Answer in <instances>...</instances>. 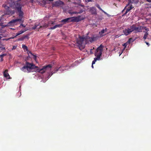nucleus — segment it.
Wrapping results in <instances>:
<instances>
[{
	"mask_svg": "<svg viewBox=\"0 0 151 151\" xmlns=\"http://www.w3.org/2000/svg\"><path fill=\"white\" fill-rule=\"evenodd\" d=\"M39 25V24L35 23L34 26L32 27V29H35L37 28V27Z\"/></svg>",
	"mask_w": 151,
	"mask_h": 151,
	"instance_id": "obj_19",
	"label": "nucleus"
},
{
	"mask_svg": "<svg viewBox=\"0 0 151 151\" xmlns=\"http://www.w3.org/2000/svg\"><path fill=\"white\" fill-rule=\"evenodd\" d=\"M70 14H78V12H69Z\"/></svg>",
	"mask_w": 151,
	"mask_h": 151,
	"instance_id": "obj_28",
	"label": "nucleus"
},
{
	"mask_svg": "<svg viewBox=\"0 0 151 151\" xmlns=\"http://www.w3.org/2000/svg\"><path fill=\"white\" fill-rule=\"evenodd\" d=\"M96 6L99 10H101L103 12L105 13H106L101 8L99 5L97 4Z\"/></svg>",
	"mask_w": 151,
	"mask_h": 151,
	"instance_id": "obj_23",
	"label": "nucleus"
},
{
	"mask_svg": "<svg viewBox=\"0 0 151 151\" xmlns=\"http://www.w3.org/2000/svg\"><path fill=\"white\" fill-rule=\"evenodd\" d=\"M1 61H3V58H1Z\"/></svg>",
	"mask_w": 151,
	"mask_h": 151,
	"instance_id": "obj_41",
	"label": "nucleus"
},
{
	"mask_svg": "<svg viewBox=\"0 0 151 151\" xmlns=\"http://www.w3.org/2000/svg\"><path fill=\"white\" fill-rule=\"evenodd\" d=\"M86 39L83 37L80 36L79 39H78L77 41V43L78 45V46L80 49L81 48H84L85 44L84 43V41Z\"/></svg>",
	"mask_w": 151,
	"mask_h": 151,
	"instance_id": "obj_5",
	"label": "nucleus"
},
{
	"mask_svg": "<svg viewBox=\"0 0 151 151\" xmlns=\"http://www.w3.org/2000/svg\"><path fill=\"white\" fill-rule=\"evenodd\" d=\"M131 39V38L129 39V41Z\"/></svg>",
	"mask_w": 151,
	"mask_h": 151,
	"instance_id": "obj_45",
	"label": "nucleus"
},
{
	"mask_svg": "<svg viewBox=\"0 0 151 151\" xmlns=\"http://www.w3.org/2000/svg\"><path fill=\"white\" fill-rule=\"evenodd\" d=\"M97 39V37L94 36H93L91 38H89V40L91 42H93L95 41Z\"/></svg>",
	"mask_w": 151,
	"mask_h": 151,
	"instance_id": "obj_16",
	"label": "nucleus"
},
{
	"mask_svg": "<svg viewBox=\"0 0 151 151\" xmlns=\"http://www.w3.org/2000/svg\"><path fill=\"white\" fill-rule=\"evenodd\" d=\"M133 8V7L132 6V4H128L127 5V6L125 7L124 10L126 9V11L124 13V14H127L128 12L129 11L131 10Z\"/></svg>",
	"mask_w": 151,
	"mask_h": 151,
	"instance_id": "obj_9",
	"label": "nucleus"
},
{
	"mask_svg": "<svg viewBox=\"0 0 151 151\" xmlns=\"http://www.w3.org/2000/svg\"><path fill=\"white\" fill-rule=\"evenodd\" d=\"M2 6L4 7L6 10V14L7 15H12L15 13L14 10H11L9 9V7L8 6H7V4H3Z\"/></svg>",
	"mask_w": 151,
	"mask_h": 151,
	"instance_id": "obj_8",
	"label": "nucleus"
},
{
	"mask_svg": "<svg viewBox=\"0 0 151 151\" xmlns=\"http://www.w3.org/2000/svg\"><path fill=\"white\" fill-rule=\"evenodd\" d=\"M19 1H17L9 4V6L15 9L16 13L17 14L19 17L18 19L12 20L9 22V23H13L17 22H22V23L24 21H22V19L24 17V14L22 10V7Z\"/></svg>",
	"mask_w": 151,
	"mask_h": 151,
	"instance_id": "obj_1",
	"label": "nucleus"
},
{
	"mask_svg": "<svg viewBox=\"0 0 151 151\" xmlns=\"http://www.w3.org/2000/svg\"><path fill=\"white\" fill-rule=\"evenodd\" d=\"M116 37H119L118 36V35H116Z\"/></svg>",
	"mask_w": 151,
	"mask_h": 151,
	"instance_id": "obj_43",
	"label": "nucleus"
},
{
	"mask_svg": "<svg viewBox=\"0 0 151 151\" xmlns=\"http://www.w3.org/2000/svg\"><path fill=\"white\" fill-rule=\"evenodd\" d=\"M83 12V9H81L80 10L79 12H78V14H81Z\"/></svg>",
	"mask_w": 151,
	"mask_h": 151,
	"instance_id": "obj_29",
	"label": "nucleus"
},
{
	"mask_svg": "<svg viewBox=\"0 0 151 151\" xmlns=\"http://www.w3.org/2000/svg\"><path fill=\"white\" fill-rule=\"evenodd\" d=\"M16 48H17V46H13L12 50L15 49H16Z\"/></svg>",
	"mask_w": 151,
	"mask_h": 151,
	"instance_id": "obj_35",
	"label": "nucleus"
},
{
	"mask_svg": "<svg viewBox=\"0 0 151 151\" xmlns=\"http://www.w3.org/2000/svg\"><path fill=\"white\" fill-rule=\"evenodd\" d=\"M105 30H107V29H106V28H105Z\"/></svg>",
	"mask_w": 151,
	"mask_h": 151,
	"instance_id": "obj_47",
	"label": "nucleus"
},
{
	"mask_svg": "<svg viewBox=\"0 0 151 151\" xmlns=\"http://www.w3.org/2000/svg\"><path fill=\"white\" fill-rule=\"evenodd\" d=\"M148 2H151V0H146Z\"/></svg>",
	"mask_w": 151,
	"mask_h": 151,
	"instance_id": "obj_39",
	"label": "nucleus"
},
{
	"mask_svg": "<svg viewBox=\"0 0 151 151\" xmlns=\"http://www.w3.org/2000/svg\"><path fill=\"white\" fill-rule=\"evenodd\" d=\"M52 67V66L50 64L44 66L42 68L39 69L38 70V72L41 73H43L47 71L50 70Z\"/></svg>",
	"mask_w": 151,
	"mask_h": 151,
	"instance_id": "obj_6",
	"label": "nucleus"
},
{
	"mask_svg": "<svg viewBox=\"0 0 151 151\" xmlns=\"http://www.w3.org/2000/svg\"><path fill=\"white\" fill-rule=\"evenodd\" d=\"M86 0V1L88 2H90V1H92V0Z\"/></svg>",
	"mask_w": 151,
	"mask_h": 151,
	"instance_id": "obj_38",
	"label": "nucleus"
},
{
	"mask_svg": "<svg viewBox=\"0 0 151 151\" xmlns=\"http://www.w3.org/2000/svg\"><path fill=\"white\" fill-rule=\"evenodd\" d=\"M63 25V24H57L53 27H50V29H53L58 27H62Z\"/></svg>",
	"mask_w": 151,
	"mask_h": 151,
	"instance_id": "obj_15",
	"label": "nucleus"
},
{
	"mask_svg": "<svg viewBox=\"0 0 151 151\" xmlns=\"http://www.w3.org/2000/svg\"><path fill=\"white\" fill-rule=\"evenodd\" d=\"M90 11L92 14H96V9L95 7H92L90 8Z\"/></svg>",
	"mask_w": 151,
	"mask_h": 151,
	"instance_id": "obj_13",
	"label": "nucleus"
},
{
	"mask_svg": "<svg viewBox=\"0 0 151 151\" xmlns=\"http://www.w3.org/2000/svg\"><path fill=\"white\" fill-rule=\"evenodd\" d=\"M71 19V18H70V17L68 18H67L62 20L61 21V22L63 23V24H62L63 25V24H65L66 23L71 22V21H70Z\"/></svg>",
	"mask_w": 151,
	"mask_h": 151,
	"instance_id": "obj_12",
	"label": "nucleus"
},
{
	"mask_svg": "<svg viewBox=\"0 0 151 151\" xmlns=\"http://www.w3.org/2000/svg\"><path fill=\"white\" fill-rule=\"evenodd\" d=\"M100 59H99L96 58H94V60L92 62V65H93V64H95V62L97 61V60H99Z\"/></svg>",
	"mask_w": 151,
	"mask_h": 151,
	"instance_id": "obj_21",
	"label": "nucleus"
},
{
	"mask_svg": "<svg viewBox=\"0 0 151 151\" xmlns=\"http://www.w3.org/2000/svg\"><path fill=\"white\" fill-rule=\"evenodd\" d=\"M36 68H37L35 65L32 63H30L26 61L25 64L23 67L20 68V70L25 73H30L31 70L34 69Z\"/></svg>",
	"mask_w": 151,
	"mask_h": 151,
	"instance_id": "obj_3",
	"label": "nucleus"
},
{
	"mask_svg": "<svg viewBox=\"0 0 151 151\" xmlns=\"http://www.w3.org/2000/svg\"><path fill=\"white\" fill-rule=\"evenodd\" d=\"M22 47L24 50H25L27 51H28L29 52V51L28 50L27 47L25 45H22Z\"/></svg>",
	"mask_w": 151,
	"mask_h": 151,
	"instance_id": "obj_20",
	"label": "nucleus"
},
{
	"mask_svg": "<svg viewBox=\"0 0 151 151\" xmlns=\"http://www.w3.org/2000/svg\"><path fill=\"white\" fill-rule=\"evenodd\" d=\"M64 68V67H60L59 68H55L54 71L52 72V73H51V74H50L49 76H50V77L53 74L57 72L59 70H61V69H62V70H64V69L63 68Z\"/></svg>",
	"mask_w": 151,
	"mask_h": 151,
	"instance_id": "obj_11",
	"label": "nucleus"
},
{
	"mask_svg": "<svg viewBox=\"0 0 151 151\" xmlns=\"http://www.w3.org/2000/svg\"><path fill=\"white\" fill-rule=\"evenodd\" d=\"M1 37L0 36V40L1 39Z\"/></svg>",
	"mask_w": 151,
	"mask_h": 151,
	"instance_id": "obj_44",
	"label": "nucleus"
},
{
	"mask_svg": "<svg viewBox=\"0 0 151 151\" xmlns=\"http://www.w3.org/2000/svg\"><path fill=\"white\" fill-rule=\"evenodd\" d=\"M23 37H24V39H25L26 38H28V35H26L25 36H23Z\"/></svg>",
	"mask_w": 151,
	"mask_h": 151,
	"instance_id": "obj_34",
	"label": "nucleus"
},
{
	"mask_svg": "<svg viewBox=\"0 0 151 151\" xmlns=\"http://www.w3.org/2000/svg\"><path fill=\"white\" fill-rule=\"evenodd\" d=\"M148 35V32H145L143 37V39L144 40H145L147 38Z\"/></svg>",
	"mask_w": 151,
	"mask_h": 151,
	"instance_id": "obj_22",
	"label": "nucleus"
},
{
	"mask_svg": "<svg viewBox=\"0 0 151 151\" xmlns=\"http://www.w3.org/2000/svg\"><path fill=\"white\" fill-rule=\"evenodd\" d=\"M125 48H124L122 50V52L120 53V54H119V56H120L121 55V54L123 53V51L125 49Z\"/></svg>",
	"mask_w": 151,
	"mask_h": 151,
	"instance_id": "obj_33",
	"label": "nucleus"
},
{
	"mask_svg": "<svg viewBox=\"0 0 151 151\" xmlns=\"http://www.w3.org/2000/svg\"><path fill=\"white\" fill-rule=\"evenodd\" d=\"M1 48V47H0V49Z\"/></svg>",
	"mask_w": 151,
	"mask_h": 151,
	"instance_id": "obj_49",
	"label": "nucleus"
},
{
	"mask_svg": "<svg viewBox=\"0 0 151 151\" xmlns=\"http://www.w3.org/2000/svg\"><path fill=\"white\" fill-rule=\"evenodd\" d=\"M6 55V54H4L2 55H0V58H3L4 56H5Z\"/></svg>",
	"mask_w": 151,
	"mask_h": 151,
	"instance_id": "obj_27",
	"label": "nucleus"
},
{
	"mask_svg": "<svg viewBox=\"0 0 151 151\" xmlns=\"http://www.w3.org/2000/svg\"><path fill=\"white\" fill-rule=\"evenodd\" d=\"M30 1L32 3H33L34 1L33 0H30Z\"/></svg>",
	"mask_w": 151,
	"mask_h": 151,
	"instance_id": "obj_40",
	"label": "nucleus"
},
{
	"mask_svg": "<svg viewBox=\"0 0 151 151\" xmlns=\"http://www.w3.org/2000/svg\"><path fill=\"white\" fill-rule=\"evenodd\" d=\"M103 48L104 46L102 44L101 45L97 48L95 53V56H96L97 58L99 59H100V56L102 54Z\"/></svg>",
	"mask_w": 151,
	"mask_h": 151,
	"instance_id": "obj_4",
	"label": "nucleus"
},
{
	"mask_svg": "<svg viewBox=\"0 0 151 151\" xmlns=\"http://www.w3.org/2000/svg\"><path fill=\"white\" fill-rule=\"evenodd\" d=\"M132 1L133 3L135 4L137 3L139 1V0H132Z\"/></svg>",
	"mask_w": 151,
	"mask_h": 151,
	"instance_id": "obj_25",
	"label": "nucleus"
},
{
	"mask_svg": "<svg viewBox=\"0 0 151 151\" xmlns=\"http://www.w3.org/2000/svg\"><path fill=\"white\" fill-rule=\"evenodd\" d=\"M145 43H146V44L148 45V46H150V44L147 42H145Z\"/></svg>",
	"mask_w": 151,
	"mask_h": 151,
	"instance_id": "obj_37",
	"label": "nucleus"
},
{
	"mask_svg": "<svg viewBox=\"0 0 151 151\" xmlns=\"http://www.w3.org/2000/svg\"><path fill=\"white\" fill-rule=\"evenodd\" d=\"M145 30V32H148L149 31V29L147 28L146 27H145L144 28Z\"/></svg>",
	"mask_w": 151,
	"mask_h": 151,
	"instance_id": "obj_31",
	"label": "nucleus"
},
{
	"mask_svg": "<svg viewBox=\"0 0 151 151\" xmlns=\"http://www.w3.org/2000/svg\"><path fill=\"white\" fill-rule=\"evenodd\" d=\"M20 26H22V27H26V26L25 25H24L23 24H20Z\"/></svg>",
	"mask_w": 151,
	"mask_h": 151,
	"instance_id": "obj_36",
	"label": "nucleus"
},
{
	"mask_svg": "<svg viewBox=\"0 0 151 151\" xmlns=\"http://www.w3.org/2000/svg\"><path fill=\"white\" fill-rule=\"evenodd\" d=\"M70 19L71 22H78L80 21L83 20L84 19V17H82L81 16H78L77 17H71Z\"/></svg>",
	"mask_w": 151,
	"mask_h": 151,
	"instance_id": "obj_7",
	"label": "nucleus"
},
{
	"mask_svg": "<svg viewBox=\"0 0 151 151\" xmlns=\"http://www.w3.org/2000/svg\"><path fill=\"white\" fill-rule=\"evenodd\" d=\"M141 27H137L135 24H133L127 28L124 29L123 32L125 35L127 36L130 34L133 31L134 33L141 32Z\"/></svg>",
	"mask_w": 151,
	"mask_h": 151,
	"instance_id": "obj_2",
	"label": "nucleus"
},
{
	"mask_svg": "<svg viewBox=\"0 0 151 151\" xmlns=\"http://www.w3.org/2000/svg\"><path fill=\"white\" fill-rule=\"evenodd\" d=\"M104 32H105V30L104 29H102L101 31V33L102 34L104 33ZM100 34L101 35V34Z\"/></svg>",
	"mask_w": 151,
	"mask_h": 151,
	"instance_id": "obj_30",
	"label": "nucleus"
},
{
	"mask_svg": "<svg viewBox=\"0 0 151 151\" xmlns=\"http://www.w3.org/2000/svg\"><path fill=\"white\" fill-rule=\"evenodd\" d=\"M26 31V30H21L19 32H18L17 33H16V36H17L21 34H22L24 32H25Z\"/></svg>",
	"mask_w": 151,
	"mask_h": 151,
	"instance_id": "obj_18",
	"label": "nucleus"
},
{
	"mask_svg": "<svg viewBox=\"0 0 151 151\" xmlns=\"http://www.w3.org/2000/svg\"><path fill=\"white\" fill-rule=\"evenodd\" d=\"M115 50V49L114 48V49L113 50Z\"/></svg>",
	"mask_w": 151,
	"mask_h": 151,
	"instance_id": "obj_46",
	"label": "nucleus"
},
{
	"mask_svg": "<svg viewBox=\"0 0 151 151\" xmlns=\"http://www.w3.org/2000/svg\"><path fill=\"white\" fill-rule=\"evenodd\" d=\"M64 3L62 1H59L55 2L53 4L54 6H61L64 5Z\"/></svg>",
	"mask_w": 151,
	"mask_h": 151,
	"instance_id": "obj_10",
	"label": "nucleus"
},
{
	"mask_svg": "<svg viewBox=\"0 0 151 151\" xmlns=\"http://www.w3.org/2000/svg\"><path fill=\"white\" fill-rule=\"evenodd\" d=\"M8 70H5L4 73V76L5 77L7 78H10V76L8 73Z\"/></svg>",
	"mask_w": 151,
	"mask_h": 151,
	"instance_id": "obj_14",
	"label": "nucleus"
},
{
	"mask_svg": "<svg viewBox=\"0 0 151 151\" xmlns=\"http://www.w3.org/2000/svg\"><path fill=\"white\" fill-rule=\"evenodd\" d=\"M1 20V19H0V21Z\"/></svg>",
	"mask_w": 151,
	"mask_h": 151,
	"instance_id": "obj_50",
	"label": "nucleus"
},
{
	"mask_svg": "<svg viewBox=\"0 0 151 151\" xmlns=\"http://www.w3.org/2000/svg\"><path fill=\"white\" fill-rule=\"evenodd\" d=\"M127 45V44L126 43H125L123 45V46H124V48H125L126 47Z\"/></svg>",
	"mask_w": 151,
	"mask_h": 151,
	"instance_id": "obj_32",
	"label": "nucleus"
},
{
	"mask_svg": "<svg viewBox=\"0 0 151 151\" xmlns=\"http://www.w3.org/2000/svg\"><path fill=\"white\" fill-rule=\"evenodd\" d=\"M47 25L46 24V25H43V26H40V27H38L37 28L38 29V30H39V29H40V28H42V27H47Z\"/></svg>",
	"mask_w": 151,
	"mask_h": 151,
	"instance_id": "obj_24",
	"label": "nucleus"
},
{
	"mask_svg": "<svg viewBox=\"0 0 151 151\" xmlns=\"http://www.w3.org/2000/svg\"><path fill=\"white\" fill-rule=\"evenodd\" d=\"M24 37H22L19 38L18 39V40L19 41H23L24 40Z\"/></svg>",
	"mask_w": 151,
	"mask_h": 151,
	"instance_id": "obj_26",
	"label": "nucleus"
},
{
	"mask_svg": "<svg viewBox=\"0 0 151 151\" xmlns=\"http://www.w3.org/2000/svg\"><path fill=\"white\" fill-rule=\"evenodd\" d=\"M29 53L31 55L33 56V59L35 61H36L37 60V56L36 55L33 54L31 51H29Z\"/></svg>",
	"mask_w": 151,
	"mask_h": 151,
	"instance_id": "obj_17",
	"label": "nucleus"
},
{
	"mask_svg": "<svg viewBox=\"0 0 151 151\" xmlns=\"http://www.w3.org/2000/svg\"><path fill=\"white\" fill-rule=\"evenodd\" d=\"M82 6H83V5H81Z\"/></svg>",
	"mask_w": 151,
	"mask_h": 151,
	"instance_id": "obj_48",
	"label": "nucleus"
},
{
	"mask_svg": "<svg viewBox=\"0 0 151 151\" xmlns=\"http://www.w3.org/2000/svg\"><path fill=\"white\" fill-rule=\"evenodd\" d=\"M91 67L93 68V65H92H92Z\"/></svg>",
	"mask_w": 151,
	"mask_h": 151,
	"instance_id": "obj_42",
	"label": "nucleus"
}]
</instances>
